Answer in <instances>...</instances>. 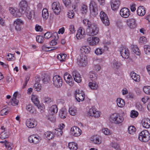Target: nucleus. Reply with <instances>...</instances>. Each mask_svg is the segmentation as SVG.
<instances>
[{
	"label": "nucleus",
	"mask_w": 150,
	"mask_h": 150,
	"mask_svg": "<svg viewBox=\"0 0 150 150\" xmlns=\"http://www.w3.org/2000/svg\"><path fill=\"white\" fill-rule=\"evenodd\" d=\"M83 23L88 28L86 30V33L88 35L93 36L96 35L99 31V28L97 25L94 23H92L88 19H84Z\"/></svg>",
	"instance_id": "nucleus-1"
},
{
	"label": "nucleus",
	"mask_w": 150,
	"mask_h": 150,
	"mask_svg": "<svg viewBox=\"0 0 150 150\" xmlns=\"http://www.w3.org/2000/svg\"><path fill=\"white\" fill-rule=\"evenodd\" d=\"M110 119L112 122L115 124H121L124 120L123 117L117 113L112 114L110 116Z\"/></svg>",
	"instance_id": "nucleus-2"
},
{
	"label": "nucleus",
	"mask_w": 150,
	"mask_h": 150,
	"mask_svg": "<svg viewBox=\"0 0 150 150\" xmlns=\"http://www.w3.org/2000/svg\"><path fill=\"white\" fill-rule=\"evenodd\" d=\"M150 138L149 133L147 131L145 130L139 134L138 139L141 141L145 142L148 141Z\"/></svg>",
	"instance_id": "nucleus-3"
},
{
	"label": "nucleus",
	"mask_w": 150,
	"mask_h": 150,
	"mask_svg": "<svg viewBox=\"0 0 150 150\" xmlns=\"http://www.w3.org/2000/svg\"><path fill=\"white\" fill-rule=\"evenodd\" d=\"M19 11L22 14H24L26 12L27 10L29 9L28 6L27 2L25 0H22L19 4Z\"/></svg>",
	"instance_id": "nucleus-4"
},
{
	"label": "nucleus",
	"mask_w": 150,
	"mask_h": 150,
	"mask_svg": "<svg viewBox=\"0 0 150 150\" xmlns=\"http://www.w3.org/2000/svg\"><path fill=\"white\" fill-rule=\"evenodd\" d=\"M24 24L23 21L20 18H17L14 22L13 25L15 29L18 32L20 31L22 29Z\"/></svg>",
	"instance_id": "nucleus-5"
},
{
	"label": "nucleus",
	"mask_w": 150,
	"mask_h": 150,
	"mask_svg": "<svg viewBox=\"0 0 150 150\" xmlns=\"http://www.w3.org/2000/svg\"><path fill=\"white\" fill-rule=\"evenodd\" d=\"M89 8L91 14L93 16L98 14L99 11L97 6L95 2L91 1L89 5Z\"/></svg>",
	"instance_id": "nucleus-6"
},
{
	"label": "nucleus",
	"mask_w": 150,
	"mask_h": 150,
	"mask_svg": "<svg viewBox=\"0 0 150 150\" xmlns=\"http://www.w3.org/2000/svg\"><path fill=\"white\" fill-rule=\"evenodd\" d=\"M53 84L55 87L60 88L62 85V81L61 78L58 75H56L53 78Z\"/></svg>",
	"instance_id": "nucleus-7"
},
{
	"label": "nucleus",
	"mask_w": 150,
	"mask_h": 150,
	"mask_svg": "<svg viewBox=\"0 0 150 150\" xmlns=\"http://www.w3.org/2000/svg\"><path fill=\"white\" fill-rule=\"evenodd\" d=\"M100 18L103 23L106 26H108L110 23L107 15L104 12L101 11L100 13Z\"/></svg>",
	"instance_id": "nucleus-8"
},
{
	"label": "nucleus",
	"mask_w": 150,
	"mask_h": 150,
	"mask_svg": "<svg viewBox=\"0 0 150 150\" xmlns=\"http://www.w3.org/2000/svg\"><path fill=\"white\" fill-rule=\"evenodd\" d=\"M130 11L128 8L124 7L122 8L120 11V14L123 18H128L130 15Z\"/></svg>",
	"instance_id": "nucleus-9"
},
{
	"label": "nucleus",
	"mask_w": 150,
	"mask_h": 150,
	"mask_svg": "<svg viewBox=\"0 0 150 150\" xmlns=\"http://www.w3.org/2000/svg\"><path fill=\"white\" fill-rule=\"evenodd\" d=\"M80 58L78 59V64L80 67H85L87 64V57L85 55L80 56Z\"/></svg>",
	"instance_id": "nucleus-10"
},
{
	"label": "nucleus",
	"mask_w": 150,
	"mask_h": 150,
	"mask_svg": "<svg viewBox=\"0 0 150 150\" xmlns=\"http://www.w3.org/2000/svg\"><path fill=\"white\" fill-rule=\"evenodd\" d=\"M120 52L122 57L125 59H127L129 54L128 49L124 47H121L120 48Z\"/></svg>",
	"instance_id": "nucleus-11"
},
{
	"label": "nucleus",
	"mask_w": 150,
	"mask_h": 150,
	"mask_svg": "<svg viewBox=\"0 0 150 150\" xmlns=\"http://www.w3.org/2000/svg\"><path fill=\"white\" fill-rule=\"evenodd\" d=\"M81 130L76 126L72 127L71 129V134L76 137L79 136L81 134Z\"/></svg>",
	"instance_id": "nucleus-12"
},
{
	"label": "nucleus",
	"mask_w": 150,
	"mask_h": 150,
	"mask_svg": "<svg viewBox=\"0 0 150 150\" xmlns=\"http://www.w3.org/2000/svg\"><path fill=\"white\" fill-rule=\"evenodd\" d=\"M89 115L93 116L95 118H98L100 116V112L96 111V109L93 108H90L88 112Z\"/></svg>",
	"instance_id": "nucleus-13"
},
{
	"label": "nucleus",
	"mask_w": 150,
	"mask_h": 150,
	"mask_svg": "<svg viewBox=\"0 0 150 150\" xmlns=\"http://www.w3.org/2000/svg\"><path fill=\"white\" fill-rule=\"evenodd\" d=\"M80 93L79 90L76 91L75 92V98L79 102L83 101L84 99L85 94L82 91Z\"/></svg>",
	"instance_id": "nucleus-14"
},
{
	"label": "nucleus",
	"mask_w": 150,
	"mask_h": 150,
	"mask_svg": "<svg viewBox=\"0 0 150 150\" xmlns=\"http://www.w3.org/2000/svg\"><path fill=\"white\" fill-rule=\"evenodd\" d=\"M126 23L127 26L131 29H133L137 26V24L134 18H130L126 21Z\"/></svg>",
	"instance_id": "nucleus-15"
},
{
	"label": "nucleus",
	"mask_w": 150,
	"mask_h": 150,
	"mask_svg": "<svg viewBox=\"0 0 150 150\" xmlns=\"http://www.w3.org/2000/svg\"><path fill=\"white\" fill-rule=\"evenodd\" d=\"M39 137L38 135H33L30 136L28 138V140L30 143L37 144L39 142Z\"/></svg>",
	"instance_id": "nucleus-16"
},
{
	"label": "nucleus",
	"mask_w": 150,
	"mask_h": 150,
	"mask_svg": "<svg viewBox=\"0 0 150 150\" xmlns=\"http://www.w3.org/2000/svg\"><path fill=\"white\" fill-rule=\"evenodd\" d=\"M52 7L55 13L58 14L60 13L61 8L59 7V5L58 3L54 2L52 5Z\"/></svg>",
	"instance_id": "nucleus-17"
},
{
	"label": "nucleus",
	"mask_w": 150,
	"mask_h": 150,
	"mask_svg": "<svg viewBox=\"0 0 150 150\" xmlns=\"http://www.w3.org/2000/svg\"><path fill=\"white\" fill-rule=\"evenodd\" d=\"M37 125L35 120L33 119H28L26 121V125L30 128H33L35 127Z\"/></svg>",
	"instance_id": "nucleus-18"
},
{
	"label": "nucleus",
	"mask_w": 150,
	"mask_h": 150,
	"mask_svg": "<svg viewBox=\"0 0 150 150\" xmlns=\"http://www.w3.org/2000/svg\"><path fill=\"white\" fill-rule=\"evenodd\" d=\"M120 5V0H111V6L112 10H116L118 9Z\"/></svg>",
	"instance_id": "nucleus-19"
},
{
	"label": "nucleus",
	"mask_w": 150,
	"mask_h": 150,
	"mask_svg": "<svg viewBox=\"0 0 150 150\" xmlns=\"http://www.w3.org/2000/svg\"><path fill=\"white\" fill-rule=\"evenodd\" d=\"M88 41L90 45H95L99 42V39L97 37H90L88 38Z\"/></svg>",
	"instance_id": "nucleus-20"
},
{
	"label": "nucleus",
	"mask_w": 150,
	"mask_h": 150,
	"mask_svg": "<svg viewBox=\"0 0 150 150\" xmlns=\"http://www.w3.org/2000/svg\"><path fill=\"white\" fill-rule=\"evenodd\" d=\"M72 73L75 81L78 83H80L82 80L80 74L78 71H73Z\"/></svg>",
	"instance_id": "nucleus-21"
},
{
	"label": "nucleus",
	"mask_w": 150,
	"mask_h": 150,
	"mask_svg": "<svg viewBox=\"0 0 150 150\" xmlns=\"http://www.w3.org/2000/svg\"><path fill=\"white\" fill-rule=\"evenodd\" d=\"M85 35L84 29L80 27L77 31L76 36L78 39H80L84 38Z\"/></svg>",
	"instance_id": "nucleus-22"
},
{
	"label": "nucleus",
	"mask_w": 150,
	"mask_h": 150,
	"mask_svg": "<svg viewBox=\"0 0 150 150\" xmlns=\"http://www.w3.org/2000/svg\"><path fill=\"white\" fill-rule=\"evenodd\" d=\"M138 15L140 16H143L145 14V9L143 6H139L137 10Z\"/></svg>",
	"instance_id": "nucleus-23"
},
{
	"label": "nucleus",
	"mask_w": 150,
	"mask_h": 150,
	"mask_svg": "<svg viewBox=\"0 0 150 150\" xmlns=\"http://www.w3.org/2000/svg\"><path fill=\"white\" fill-rule=\"evenodd\" d=\"M31 99L33 102L37 107L38 108L41 109L42 107L37 97L35 96H33Z\"/></svg>",
	"instance_id": "nucleus-24"
},
{
	"label": "nucleus",
	"mask_w": 150,
	"mask_h": 150,
	"mask_svg": "<svg viewBox=\"0 0 150 150\" xmlns=\"http://www.w3.org/2000/svg\"><path fill=\"white\" fill-rule=\"evenodd\" d=\"M89 76L90 79L92 81L95 82L97 79L98 75L95 73L94 71L90 72Z\"/></svg>",
	"instance_id": "nucleus-25"
},
{
	"label": "nucleus",
	"mask_w": 150,
	"mask_h": 150,
	"mask_svg": "<svg viewBox=\"0 0 150 150\" xmlns=\"http://www.w3.org/2000/svg\"><path fill=\"white\" fill-rule=\"evenodd\" d=\"M116 101L117 105L119 107L123 108L125 106V103L123 99L121 98H118L117 99Z\"/></svg>",
	"instance_id": "nucleus-26"
},
{
	"label": "nucleus",
	"mask_w": 150,
	"mask_h": 150,
	"mask_svg": "<svg viewBox=\"0 0 150 150\" xmlns=\"http://www.w3.org/2000/svg\"><path fill=\"white\" fill-rule=\"evenodd\" d=\"M130 76L132 79L136 82H139L140 80V77L139 75L134 72H131Z\"/></svg>",
	"instance_id": "nucleus-27"
},
{
	"label": "nucleus",
	"mask_w": 150,
	"mask_h": 150,
	"mask_svg": "<svg viewBox=\"0 0 150 150\" xmlns=\"http://www.w3.org/2000/svg\"><path fill=\"white\" fill-rule=\"evenodd\" d=\"M67 112L66 109L64 108H62L60 112L59 116L62 119L65 118L67 117Z\"/></svg>",
	"instance_id": "nucleus-28"
},
{
	"label": "nucleus",
	"mask_w": 150,
	"mask_h": 150,
	"mask_svg": "<svg viewBox=\"0 0 150 150\" xmlns=\"http://www.w3.org/2000/svg\"><path fill=\"white\" fill-rule=\"evenodd\" d=\"M90 139L93 143L96 144H99L100 143L99 139V137L98 136L96 135L92 136L91 137Z\"/></svg>",
	"instance_id": "nucleus-29"
},
{
	"label": "nucleus",
	"mask_w": 150,
	"mask_h": 150,
	"mask_svg": "<svg viewBox=\"0 0 150 150\" xmlns=\"http://www.w3.org/2000/svg\"><path fill=\"white\" fill-rule=\"evenodd\" d=\"M143 127L146 128L150 127V120L148 118L144 119L142 123Z\"/></svg>",
	"instance_id": "nucleus-30"
},
{
	"label": "nucleus",
	"mask_w": 150,
	"mask_h": 150,
	"mask_svg": "<svg viewBox=\"0 0 150 150\" xmlns=\"http://www.w3.org/2000/svg\"><path fill=\"white\" fill-rule=\"evenodd\" d=\"M68 146L71 150H76L78 148L77 144L74 142H69Z\"/></svg>",
	"instance_id": "nucleus-31"
},
{
	"label": "nucleus",
	"mask_w": 150,
	"mask_h": 150,
	"mask_svg": "<svg viewBox=\"0 0 150 150\" xmlns=\"http://www.w3.org/2000/svg\"><path fill=\"white\" fill-rule=\"evenodd\" d=\"M90 50V48L89 46H83L80 49V51L82 53H84L85 54H88L89 53Z\"/></svg>",
	"instance_id": "nucleus-32"
},
{
	"label": "nucleus",
	"mask_w": 150,
	"mask_h": 150,
	"mask_svg": "<svg viewBox=\"0 0 150 150\" xmlns=\"http://www.w3.org/2000/svg\"><path fill=\"white\" fill-rule=\"evenodd\" d=\"M90 82L88 84L89 87L91 89L93 90H96L98 88V85L96 83V82Z\"/></svg>",
	"instance_id": "nucleus-33"
},
{
	"label": "nucleus",
	"mask_w": 150,
	"mask_h": 150,
	"mask_svg": "<svg viewBox=\"0 0 150 150\" xmlns=\"http://www.w3.org/2000/svg\"><path fill=\"white\" fill-rule=\"evenodd\" d=\"M45 137H46L47 139L50 140L54 137V135L50 132H47L44 133Z\"/></svg>",
	"instance_id": "nucleus-34"
},
{
	"label": "nucleus",
	"mask_w": 150,
	"mask_h": 150,
	"mask_svg": "<svg viewBox=\"0 0 150 150\" xmlns=\"http://www.w3.org/2000/svg\"><path fill=\"white\" fill-rule=\"evenodd\" d=\"M65 125L64 124H60L59 126V128L57 129V132H55L56 133H57L58 134V135L61 136L62 134V129H63Z\"/></svg>",
	"instance_id": "nucleus-35"
},
{
	"label": "nucleus",
	"mask_w": 150,
	"mask_h": 150,
	"mask_svg": "<svg viewBox=\"0 0 150 150\" xmlns=\"http://www.w3.org/2000/svg\"><path fill=\"white\" fill-rule=\"evenodd\" d=\"M131 47L133 52L137 55H140V51L137 46V45H133Z\"/></svg>",
	"instance_id": "nucleus-36"
},
{
	"label": "nucleus",
	"mask_w": 150,
	"mask_h": 150,
	"mask_svg": "<svg viewBox=\"0 0 150 150\" xmlns=\"http://www.w3.org/2000/svg\"><path fill=\"white\" fill-rule=\"evenodd\" d=\"M33 13V11L30 10L29 8V9L26 10V12L24 14L26 15V16L29 19H31L32 17V15Z\"/></svg>",
	"instance_id": "nucleus-37"
},
{
	"label": "nucleus",
	"mask_w": 150,
	"mask_h": 150,
	"mask_svg": "<svg viewBox=\"0 0 150 150\" xmlns=\"http://www.w3.org/2000/svg\"><path fill=\"white\" fill-rule=\"evenodd\" d=\"M8 134L7 133V131L4 130L1 133L0 138L2 139H5L8 138Z\"/></svg>",
	"instance_id": "nucleus-38"
},
{
	"label": "nucleus",
	"mask_w": 150,
	"mask_h": 150,
	"mask_svg": "<svg viewBox=\"0 0 150 150\" xmlns=\"http://www.w3.org/2000/svg\"><path fill=\"white\" fill-rule=\"evenodd\" d=\"M113 64L114 66L117 69L120 67L122 65V63L116 59H114L113 62Z\"/></svg>",
	"instance_id": "nucleus-39"
},
{
	"label": "nucleus",
	"mask_w": 150,
	"mask_h": 150,
	"mask_svg": "<svg viewBox=\"0 0 150 150\" xmlns=\"http://www.w3.org/2000/svg\"><path fill=\"white\" fill-rule=\"evenodd\" d=\"M42 16L43 17L47 19L49 16V13L47 9L46 8H44L42 11Z\"/></svg>",
	"instance_id": "nucleus-40"
},
{
	"label": "nucleus",
	"mask_w": 150,
	"mask_h": 150,
	"mask_svg": "<svg viewBox=\"0 0 150 150\" xmlns=\"http://www.w3.org/2000/svg\"><path fill=\"white\" fill-rule=\"evenodd\" d=\"M43 100L45 103L47 104H50L52 102V99L50 97H48L47 96H44L43 98Z\"/></svg>",
	"instance_id": "nucleus-41"
},
{
	"label": "nucleus",
	"mask_w": 150,
	"mask_h": 150,
	"mask_svg": "<svg viewBox=\"0 0 150 150\" xmlns=\"http://www.w3.org/2000/svg\"><path fill=\"white\" fill-rule=\"evenodd\" d=\"M135 127L133 126H130L128 128V132L130 134H133L136 131Z\"/></svg>",
	"instance_id": "nucleus-42"
},
{
	"label": "nucleus",
	"mask_w": 150,
	"mask_h": 150,
	"mask_svg": "<svg viewBox=\"0 0 150 150\" xmlns=\"http://www.w3.org/2000/svg\"><path fill=\"white\" fill-rule=\"evenodd\" d=\"M19 101L16 98H12L11 101L9 102V105L16 106L18 105Z\"/></svg>",
	"instance_id": "nucleus-43"
},
{
	"label": "nucleus",
	"mask_w": 150,
	"mask_h": 150,
	"mask_svg": "<svg viewBox=\"0 0 150 150\" xmlns=\"http://www.w3.org/2000/svg\"><path fill=\"white\" fill-rule=\"evenodd\" d=\"M66 56L67 55L65 54H61L58 55L57 58L58 59H59L61 62H63L64 61V59Z\"/></svg>",
	"instance_id": "nucleus-44"
},
{
	"label": "nucleus",
	"mask_w": 150,
	"mask_h": 150,
	"mask_svg": "<svg viewBox=\"0 0 150 150\" xmlns=\"http://www.w3.org/2000/svg\"><path fill=\"white\" fill-rule=\"evenodd\" d=\"M26 109L28 111L30 112L31 113H34V108L31 104H29L28 105H27L26 106Z\"/></svg>",
	"instance_id": "nucleus-45"
},
{
	"label": "nucleus",
	"mask_w": 150,
	"mask_h": 150,
	"mask_svg": "<svg viewBox=\"0 0 150 150\" xmlns=\"http://www.w3.org/2000/svg\"><path fill=\"white\" fill-rule=\"evenodd\" d=\"M145 53L147 55H150V46L145 45L144 46Z\"/></svg>",
	"instance_id": "nucleus-46"
},
{
	"label": "nucleus",
	"mask_w": 150,
	"mask_h": 150,
	"mask_svg": "<svg viewBox=\"0 0 150 150\" xmlns=\"http://www.w3.org/2000/svg\"><path fill=\"white\" fill-rule=\"evenodd\" d=\"M45 40L44 38L41 36L38 35L36 37V41L39 43H42Z\"/></svg>",
	"instance_id": "nucleus-47"
},
{
	"label": "nucleus",
	"mask_w": 150,
	"mask_h": 150,
	"mask_svg": "<svg viewBox=\"0 0 150 150\" xmlns=\"http://www.w3.org/2000/svg\"><path fill=\"white\" fill-rule=\"evenodd\" d=\"M76 112V110L75 108H69V114L73 116H74L75 115Z\"/></svg>",
	"instance_id": "nucleus-48"
},
{
	"label": "nucleus",
	"mask_w": 150,
	"mask_h": 150,
	"mask_svg": "<svg viewBox=\"0 0 150 150\" xmlns=\"http://www.w3.org/2000/svg\"><path fill=\"white\" fill-rule=\"evenodd\" d=\"M143 91L144 93L150 95V86H145L144 87Z\"/></svg>",
	"instance_id": "nucleus-49"
},
{
	"label": "nucleus",
	"mask_w": 150,
	"mask_h": 150,
	"mask_svg": "<svg viewBox=\"0 0 150 150\" xmlns=\"http://www.w3.org/2000/svg\"><path fill=\"white\" fill-rule=\"evenodd\" d=\"M104 52V50L100 48H97L95 52V53L97 55H101Z\"/></svg>",
	"instance_id": "nucleus-50"
},
{
	"label": "nucleus",
	"mask_w": 150,
	"mask_h": 150,
	"mask_svg": "<svg viewBox=\"0 0 150 150\" xmlns=\"http://www.w3.org/2000/svg\"><path fill=\"white\" fill-rule=\"evenodd\" d=\"M138 115V113L137 112L134 110L131 111L130 114V116L132 118H134L137 117Z\"/></svg>",
	"instance_id": "nucleus-51"
},
{
	"label": "nucleus",
	"mask_w": 150,
	"mask_h": 150,
	"mask_svg": "<svg viewBox=\"0 0 150 150\" xmlns=\"http://www.w3.org/2000/svg\"><path fill=\"white\" fill-rule=\"evenodd\" d=\"M34 89L37 91H39L41 89V85L38 83L35 84L34 86Z\"/></svg>",
	"instance_id": "nucleus-52"
},
{
	"label": "nucleus",
	"mask_w": 150,
	"mask_h": 150,
	"mask_svg": "<svg viewBox=\"0 0 150 150\" xmlns=\"http://www.w3.org/2000/svg\"><path fill=\"white\" fill-rule=\"evenodd\" d=\"M65 81L66 83L70 86H72L74 85V82L71 76Z\"/></svg>",
	"instance_id": "nucleus-53"
},
{
	"label": "nucleus",
	"mask_w": 150,
	"mask_h": 150,
	"mask_svg": "<svg viewBox=\"0 0 150 150\" xmlns=\"http://www.w3.org/2000/svg\"><path fill=\"white\" fill-rule=\"evenodd\" d=\"M50 109L51 111L53 112L54 113H57L58 110L57 106L56 105H52L50 108Z\"/></svg>",
	"instance_id": "nucleus-54"
},
{
	"label": "nucleus",
	"mask_w": 150,
	"mask_h": 150,
	"mask_svg": "<svg viewBox=\"0 0 150 150\" xmlns=\"http://www.w3.org/2000/svg\"><path fill=\"white\" fill-rule=\"evenodd\" d=\"M8 113V110L6 108L3 109L0 112V114L2 116L6 115Z\"/></svg>",
	"instance_id": "nucleus-55"
},
{
	"label": "nucleus",
	"mask_w": 150,
	"mask_h": 150,
	"mask_svg": "<svg viewBox=\"0 0 150 150\" xmlns=\"http://www.w3.org/2000/svg\"><path fill=\"white\" fill-rule=\"evenodd\" d=\"M103 132L106 135H109L110 134L111 132L110 130L108 128H104L102 130Z\"/></svg>",
	"instance_id": "nucleus-56"
},
{
	"label": "nucleus",
	"mask_w": 150,
	"mask_h": 150,
	"mask_svg": "<svg viewBox=\"0 0 150 150\" xmlns=\"http://www.w3.org/2000/svg\"><path fill=\"white\" fill-rule=\"evenodd\" d=\"M81 10L82 11L83 13H86L88 10L87 6L84 4H83L81 6Z\"/></svg>",
	"instance_id": "nucleus-57"
},
{
	"label": "nucleus",
	"mask_w": 150,
	"mask_h": 150,
	"mask_svg": "<svg viewBox=\"0 0 150 150\" xmlns=\"http://www.w3.org/2000/svg\"><path fill=\"white\" fill-rule=\"evenodd\" d=\"M7 59L9 61L14 60L15 59V57L13 54H8L7 55Z\"/></svg>",
	"instance_id": "nucleus-58"
},
{
	"label": "nucleus",
	"mask_w": 150,
	"mask_h": 150,
	"mask_svg": "<svg viewBox=\"0 0 150 150\" xmlns=\"http://www.w3.org/2000/svg\"><path fill=\"white\" fill-rule=\"evenodd\" d=\"M5 146L8 149V150H11L12 149L13 145L11 143L8 142L5 143Z\"/></svg>",
	"instance_id": "nucleus-59"
},
{
	"label": "nucleus",
	"mask_w": 150,
	"mask_h": 150,
	"mask_svg": "<svg viewBox=\"0 0 150 150\" xmlns=\"http://www.w3.org/2000/svg\"><path fill=\"white\" fill-rule=\"evenodd\" d=\"M42 49L43 50L45 51H49L50 50H52V49L50 50L51 47H47L45 45H44L42 46Z\"/></svg>",
	"instance_id": "nucleus-60"
},
{
	"label": "nucleus",
	"mask_w": 150,
	"mask_h": 150,
	"mask_svg": "<svg viewBox=\"0 0 150 150\" xmlns=\"http://www.w3.org/2000/svg\"><path fill=\"white\" fill-rule=\"evenodd\" d=\"M74 14L72 10L69 11L67 14L68 17L70 18H73L74 17Z\"/></svg>",
	"instance_id": "nucleus-61"
},
{
	"label": "nucleus",
	"mask_w": 150,
	"mask_h": 150,
	"mask_svg": "<svg viewBox=\"0 0 150 150\" xmlns=\"http://www.w3.org/2000/svg\"><path fill=\"white\" fill-rule=\"evenodd\" d=\"M112 146L117 150L119 149V146L117 143H112Z\"/></svg>",
	"instance_id": "nucleus-62"
},
{
	"label": "nucleus",
	"mask_w": 150,
	"mask_h": 150,
	"mask_svg": "<svg viewBox=\"0 0 150 150\" xmlns=\"http://www.w3.org/2000/svg\"><path fill=\"white\" fill-rule=\"evenodd\" d=\"M10 13L11 14H13V16H17V12H16L15 10L12 8H11L9 9Z\"/></svg>",
	"instance_id": "nucleus-63"
},
{
	"label": "nucleus",
	"mask_w": 150,
	"mask_h": 150,
	"mask_svg": "<svg viewBox=\"0 0 150 150\" xmlns=\"http://www.w3.org/2000/svg\"><path fill=\"white\" fill-rule=\"evenodd\" d=\"M64 79L66 81L71 77V76L68 73H66L64 74Z\"/></svg>",
	"instance_id": "nucleus-64"
}]
</instances>
